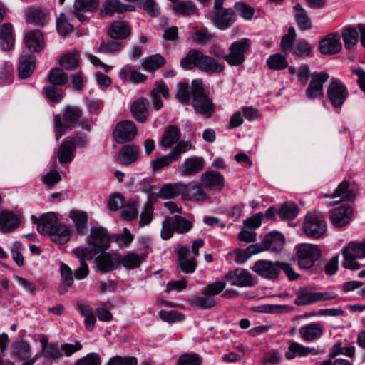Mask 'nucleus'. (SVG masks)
<instances>
[{"mask_svg": "<svg viewBox=\"0 0 365 365\" xmlns=\"http://www.w3.org/2000/svg\"><path fill=\"white\" fill-rule=\"evenodd\" d=\"M120 78L123 81H130L134 84L143 83L146 81L147 76L138 71L130 64L125 65L119 73Z\"/></svg>", "mask_w": 365, "mask_h": 365, "instance_id": "35", "label": "nucleus"}, {"mask_svg": "<svg viewBox=\"0 0 365 365\" xmlns=\"http://www.w3.org/2000/svg\"><path fill=\"white\" fill-rule=\"evenodd\" d=\"M212 20L216 27L220 30H225L235 21V14L232 9H225L215 13Z\"/></svg>", "mask_w": 365, "mask_h": 365, "instance_id": "26", "label": "nucleus"}, {"mask_svg": "<svg viewBox=\"0 0 365 365\" xmlns=\"http://www.w3.org/2000/svg\"><path fill=\"white\" fill-rule=\"evenodd\" d=\"M77 53H70L64 55L60 59L59 63L63 68L66 70H72L78 67Z\"/></svg>", "mask_w": 365, "mask_h": 365, "instance_id": "63", "label": "nucleus"}, {"mask_svg": "<svg viewBox=\"0 0 365 365\" xmlns=\"http://www.w3.org/2000/svg\"><path fill=\"white\" fill-rule=\"evenodd\" d=\"M225 287L226 282L225 281H215V282L203 287L201 290V293L203 295L212 297V296L217 295L222 292Z\"/></svg>", "mask_w": 365, "mask_h": 365, "instance_id": "61", "label": "nucleus"}, {"mask_svg": "<svg viewBox=\"0 0 365 365\" xmlns=\"http://www.w3.org/2000/svg\"><path fill=\"white\" fill-rule=\"evenodd\" d=\"M296 257L299 267L302 269L313 267L322 256L320 247L314 244L302 243L295 247Z\"/></svg>", "mask_w": 365, "mask_h": 365, "instance_id": "5", "label": "nucleus"}, {"mask_svg": "<svg viewBox=\"0 0 365 365\" xmlns=\"http://www.w3.org/2000/svg\"><path fill=\"white\" fill-rule=\"evenodd\" d=\"M303 233L314 240L322 237L327 232V223L323 214L317 210L308 212L302 226Z\"/></svg>", "mask_w": 365, "mask_h": 365, "instance_id": "4", "label": "nucleus"}, {"mask_svg": "<svg viewBox=\"0 0 365 365\" xmlns=\"http://www.w3.org/2000/svg\"><path fill=\"white\" fill-rule=\"evenodd\" d=\"M252 270L267 279H275L279 276L278 261L258 260L252 267Z\"/></svg>", "mask_w": 365, "mask_h": 365, "instance_id": "13", "label": "nucleus"}, {"mask_svg": "<svg viewBox=\"0 0 365 365\" xmlns=\"http://www.w3.org/2000/svg\"><path fill=\"white\" fill-rule=\"evenodd\" d=\"M298 207L293 202H287L282 204L278 211V215L284 220H290L297 217Z\"/></svg>", "mask_w": 365, "mask_h": 365, "instance_id": "52", "label": "nucleus"}, {"mask_svg": "<svg viewBox=\"0 0 365 365\" xmlns=\"http://www.w3.org/2000/svg\"><path fill=\"white\" fill-rule=\"evenodd\" d=\"M184 182H178L175 183H167L163 185L157 194L158 197L161 199H170L176 196H182V188Z\"/></svg>", "mask_w": 365, "mask_h": 365, "instance_id": "37", "label": "nucleus"}, {"mask_svg": "<svg viewBox=\"0 0 365 365\" xmlns=\"http://www.w3.org/2000/svg\"><path fill=\"white\" fill-rule=\"evenodd\" d=\"M173 9L177 14L189 16L195 13L197 7L191 1H184L174 4Z\"/></svg>", "mask_w": 365, "mask_h": 365, "instance_id": "55", "label": "nucleus"}, {"mask_svg": "<svg viewBox=\"0 0 365 365\" xmlns=\"http://www.w3.org/2000/svg\"><path fill=\"white\" fill-rule=\"evenodd\" d=\"M35 69V61L31 56H25L18 68L19 76L26 79L30 76Z\"/></svg>", "mask_w": 365, "mask_h": 365, "instance_id": "50", "label": "nucleus"}, {"mask_svg": "<svg viewBox=\"0 0 365 365\" xmlns=\"http://www.w3.org/2000/svg\"><path fill=\"white\" fill-rule=\"evenodd\" d=\"M202 185L207 190L220 191L225 186L224 176L218 171H206L200 176Z\"/></svg>", "mask_w": 365, "mask_h": 365, "instance_id": "18", "label": "nucleus"}, {"mask_svg": "<svg viewBox=\"0 0 365 365\" xmlns=\"http://www.w3.org/2000/svg\"><path fill=\"white\" fill-rule=\"evenodd\" d=\"M300 336L306 341L319 339L323 334V325L320 323H310L299 329Z\"/></svg>", "mask_w": 365, "mask_h": 365, "instance_id": "34", "label": "nucleus"}, {"mask_svg": "<svg viewBox=\"0 0 365 365\" xmlns=\"http://www.w3.org/2000/svg\"><path fill=\"white\" fill-rule=\"evenodd\" d=\"M166 63L164 57L160 54L152 55L145 58L141 61V66L145 71L154 72L163 67Z\"/></svg>", "mask_w": 365, "mask_h": 365, "instance_id": "45", "label": "nucleus"}, {"mask_svg": "<svg viewBox=\"0 0 365 365\" xmlns=\"http://www.w3.org/2000/svg\"><path fill=\"white\" fill-rule=\"evenodd\" d=\"M341 38H342L346 49L353 48L359 41L358 31L353 27H346L341 31Z\"/></svg>", "mask_w": 365, "mask_h": 365, "instance_id": "47", "label": "nucleus"}, {"mask_svg": "<svg viewBox=\"0 0 365 365\" xmlns=\"http://www.w3.org/2000/svg\"><path fill=\"white\" fill-rule=\"evenodd\" d=\"M180 66L186 70L197 68L207 74L220 73L225 69V65L211 56L205 55L198 49L190 50L180 60Z\"/></svg>", "mask_w": 365, "mask_h": 365, "instance_id": "1", "label": "nucleus"}, {"mask_svg": "<svg viewBox=\"0 0 365 365\" xmlns=\"http://www.w3.org/2000/svg\"><path fill=\"white\" fill-rule=\"evenodd\" d=\"M96 263L101 272H108L120 264V255L104 253L96 258Z\"/></svg>", "mask_w": 365, "mask_h": 365, "instance_id": "31", "label": "nucleus"}, {"mask_svg": "<svg viewBox=\"0 0 365 365\" xmlns=\"http://www.w3.org/2000/svg\"><path fill=\"white\" fill-rule=\"evenodd\" d=\"M41 356L49 358L52 360H58L62 356V354L61 349H59L57 345L51 343L49 346L44 347V349H41V351L38 353L31 358L29 361L22 363L21 365H34L36 360Z\"/></svg>", "mask_w": 365, "mask_h": 365, "instance_id": "28", "label": "nucleus"}, {"mask_svg": "<svg viewBox=\"0 0 365 365\" xmlns=\"http://www.w3.org/2000/svg\"><path fill=\"white\" fill-rule=\"evenodd\" d=\"M24 41L28 50L33 53L40 52L45 46L43 33L38 29L27 33Z\"/></svg>", "mask_w": 365, "mask_h": 365, "instance_id": "24", "label": "nucleus"}, {"mask_svg": "<svg viewBox=\"0 0 365 365\" xmlns=\"http://www.w3.org/2000/svg\"><path fill=\"white\" fill-rule=\"evenodd\" d=\"M49 236L53 242L63 245L70 239V230L66 225L59 222Z\"/></svg>", "mask_w": 365, "mask_h": 365, "instance_id": "43", "label": "nucleus"}, {"mask_svg": "<svg viewBox=\"0 0 365 365\" xmlns=\"http://www.w3.org/2000/svg\"><path fill=\"white\" fill-rule=\"evenodd\" d=\"M192 106L203 116L209 118L214 111V104L205 92L202 79L192 81Z\"/></svg>", "mask_w": 365, "mask_h": 365, "instance_id": "2", "label": "nucleus"}, {"mask_svg": "<svg viewBox=\"0 0 365 365\" xmlns=\"http://www.w3.org/2000/svg\"><path fill=\"white\" fill-rule=\"evenodd\" d=\"M178 266L182 272L193 273L196 269V257H190L189 250L181 246L178 250Z\"/></svg>", "mask_w": 365, "mask_h": 365, "instance_id": "21", "label": "nucleus"}, {"mask_svg": "<svg viewBox=\"0 0 365 365\" xmlns=\"http://www.w3.org/2000/svg\"><path fill=\"white\" fill-rule=\"evenodd\" d=\"M267 64L272 70H282L288 66L286 58L279 53L269 56L267 60Z\"/></svg>", "mask_w": 365, "mask_h": 365, "instance_id": "58", "label": "nucleus"}, {"mask_svg": "<svg viewBox=\"0 0 365 365\" xmlns=\"http://www.w3.org/2000/svg\"><path fill=\"white\" fill-rule=\"evenodd\" d=\"M139 151V148L133 145L123 146L119 152L120 163L129 165L135 162L138 158Z\"/></svg>", "mask_w": 365, "mask_h": 365, "instance_id": "42", "label": "nucleus"}, {"mask_svg": "<svg viewBox=\"0 0 365 365\" xmlns=\"http://www.w3.org/2000/svg\"><path fill=\"white\" fill-rule=\"evenodd\" d=\"M252 42L247 38H243L232 42L229 46V52L225 61L230 66H239L246 60V55L251 49Z\"/></svg>", "mask_w": 365, "mask_h": 365, "instance_id": "6", "label": "nucleus"}, {"mask_svg": "<svg viewBox=\"0 0 365 365\" xmlns=\"http://www.w3.org/2000/svg\"><path fill=\"white\" fill-rule=\"evenodd\" d=\"M110 237L107 230L103 227L91 229L88 244L93 245L99 251L107 250L110 247Z\"/></svg>", "mask_w": 365, "mask_h": 365, "instance_id": "15", "label": "nucleus"}, {"mask_svg": "<svg viewBox=\"0 0 365 365\" xmlns=\"http://www.w3.org/2000/svg\"><path fill=\"white\" fill-rule=\"evenodd\" d=\"M43 91L47 98L53 103H59L63 98V91L59 86L50 83L44 87Z\"/></svg>", "mask_w": 365, "mask_h": 365, "instance_id": "56", "label": "nucleus"}, {"mask_svg": "<svg viewBox=\"0 0 365 365\" xmlns=\"http://www.w3.org/2000/svg\"><path fill=\"white\" fill-rule=\"evenodd\" d=\"M138 360L133 356H115L109 359L106 365H137Z\"/></svg>", "mask_w": 365, "mask_h": 365, "instance_id": "64", "label": "nucleus"}, {"mask_svg": "<svg viewBox=\"0 0 365 365\" xmlns=\"http://www.w3.org/2000/svg\"><path fill=\"white\" fill-rule=\"evenodd\" d=\"M82 116V111L78 107H66L62 113L55 115L54 125L56 140L65 134L66 130L73 128Z\"/></svg>", "mask_w": 365, "mask_h": 365, "instance_id": "3", "label": "nucleus"}, {"mask_svg": "<svg viewBox=\"0 0 365 365\" xmlns=\"http://www.w3.org/2000/svg\"><path fill=\"white\" fill-rule=\"evenodd\" d=\"M13 80V66L9 61H4L0 66V85L9 84Z\"/></svg>", "mask_w": 365, "mask_h": 365, "instance_id": "59", "label": "nucleus"}, {"mask_svg": "<svg viewBox=\"0 0 365 365\" xmlns=\"http://www.w3.org/2000/svg\"><path fill=\"white\" fill-rule=\"evenodd\" d=\"M76 151V145L72 140H66L61 143L57 152L59 163L66 164L71 163Z\"/></svg>", "mask_w": 365, "mask_h": 365, "instance_id": "38", "label": "nucleus"}, {"mask_svg": "<svg viewBox=\"0 0 365 365\" xmlns=\"http://www.w3.org/2000/svg\"><path fill=\"white\" fill-rule=\"evenodd\" d=\"M147 99L140 98L135 101L130 108L133 117L139 123H145L148 115V110L146 107Z\"/></svg>", "mask_w": 365, "mask_h": 365, "instance_id": "39", "label": "nucleus"}, {"mask_svg": "<svg viewBox=\"0 0 365 365\" xmlns=\"http://www.w3.org/2000/svg\"><path fill=\"white\" fill-rule=\"evenodd\" d=\"M329 78V76L326 72L313 73L311 75L308 87L305 91L306 96L310 100L322 96L324 83Z\"/></svg>", "mask_w": 365, "mask_h": 365, "instance_id": "10", "label": "nucleus"}, {"mask_svg": "<svg viewBox=\"0 0 365 365\" xmlns=\"http://www.w3.org/2000/svg\"><path fill=\"white\" fill-rule=\"evenodd\" d=\"M108 34L111 39L125 40L130 36L131 28L125 21H115L110 25Z\"/></svg>", "mask_w": 365, "mask_h": 365, "instance_id": "23", "label": "nucleus"}, {"mask_svg": "<svg viewBox=\"0 0 365 365\" xmlns=\"http://www.w3.org/2000/svg\"><path fill=\"white\" fill-rule=\"evenodd\" d=\"M31 355V346L24 340H18L12 343L11 356L18 361H29Z\"/></svg>", "mask_w": 365, "mask_h": 365, "instance_id": "32", "label": "nucleus"}, {"mask_svg": "<svg viewBox=\"0 0 365 365\" xmlns=\"http://www.w3.org/2000/svg\"><path fill=\"white\" fill-rule=\"evenodd\" d=\"M352 214L353 210L350 206L341 205L330 211V221L334 226L341 227L349 223Z\"/></svg>", "mask_w": 365, "mask_h": 365, "instance_id": "20", "label": "nucleus"}, {"mask_svg": "<svg viewBox=\"0 0 365 365\" xmlns=\"http://www.w3.org/2000/svg\"><path fill=\"white\" fill-rule=\"evenodd\" d=\"M15 44L13 26L10 23L0 25V47L4 51L11 50Z\"/></svg>", "mask_w": 365, "mask_h": 365, "instance_id": "29", "label": "nucleus"}, {"mask_svg": "<svg viewBox=\"0 0 365 365\" xmlns=\"http://www.w3.org/2000/svg\"><path fill=\"white\" fill-rule=\"evenodd\" d=\"M190 302L192 306L201 309H210L216 304L215 300L213 298L205 295L203 297L195 295L192 297Z\"/></svg>", "mask_w": 365, "mask_h": 365, "instance_id": "60", "label": "nucleus"}, {"mask_svg": "<svg viewBox=\"0 0 365 365\" xmlns=\"http://www.w3.org/2000/svg\"><path fill=\"white\" fill-rule=\"evenodd\" d=\"M177 161L176 159L172 155V153L170 152L168 155L161 156L156 159L151 160L150 165L153 172H157L163 169L165 167L169 166L173 162Z\"/></svg>", "mask_w": 365, "mask_h": 365, "instance_id": "57", "label": "nucleus"}, {"mask_svg": "<svg viewBox=\"0 0 365 365\" xmlns=\"http://www.w3.org/2000/svg\"><path fill=\"white\" fill-rule=\"evenodd\" d=\"M314 292H311L307 287H300L296 292L294 303L297 306H305L314 304Z\"/></svg>", "mask_w": 365, "mask_h": 365, "instance_id": "53", "label": "nucleus"}, {"mask_svg": "<svg viewBox=\"0 0 365 365\" xmlns=\"http://www.w3.org/2000/svg\"><path fill=\"white\" fill-rule=\"evenodd\" d=\"M205 165V161L202 157L192 156L184 160L178 172L182 176H192L202 170Z\"/></svg>", "mask_w": 365, "mask_h": 365, "instance_id": "16", "label": "nucleus"}, {"mask_svg": "<svg viewBox=\"0 0 365 365\" xmlns=\"http://www.w3.org/2000/svg\"><path fill=\"white\" fill-rule=\"evenodd\" d=\"M264 249L273 252L282 251L284 247L283 235L278 232H272L263 239Z\"/></svg>", "mask_w": 365, "mask_h": 365, "instance_id": "27", "label": "nucleus"}, {"mask_svg": "<svg viewBox=\"0 0 365 365\" xmlns=\"http://www.w3.org/2000/svg\"><path fill=\"white\" fill-rule=\"evenodd\" d=\"M181 137L180 129L175 125H168L163 135L160 145L165 149L171 148Z\"/></svg>", "mask_w": 365, "mask_h": 365, "instance_id": "36", "label": "nucleus"}, {"mask_svg": "<svg viewBox=\"0 0 365 365\" xmlns=\"http://www.w3.org/2000/svg\"><path fill=\"white\" fill-rule=\"evenodd\" d=\"M133 6L125 5L120 0H105L100 10L101 16H113L114 14H122L133 10Z\"/></svg>", "mask_w": 365, "mask_h": 365, "instance_id": "25", "label": "nucleus"}, {"mask_svg": "<svg viewBox=\"0 0 365 365\" xmlns=\"http://www.w3.org/2000/svg\"><path fill=\"white\" fill-rule=\"evenodd\" d=\"M47 79L51 84L59 86L66 84L68 81V78L65 72L61 68L57 67L50 71Z\"/></svg>", "mask_w": 365, "mask_h": 365, "instance_id": "54", "label": "nucleus"}, {"mask_svg": "<svg viewBox=\"0 0 365 365\" xmlns=\"http://www.w3.org/2000/svg\"><path fill=\"white\" fill-rule=\"evenodd\" d=\"M225 279L232 286L245 287L255 285V280L252 274L242 268H237L229 272L225 275Z\"/></svg>", "mask_w": 365, "mask_h": 365, "instance_id": "12", "label": "nucleus"}, {"mask_svg": "<svg viewBox=\"0 0 365 365\" xmlns=\"http://www.w3.org/2000/svg\"><path fill=\"white\" fill-rule=\"evenodd\" d=\"M344 261L342 265L344 268L356 270L360 269V264L356 259L365 257V240L361 242H352L343 250Z\"/></svg>", "mask_w": 365, "mask_h": 365, "instance_id": "7", "label": "nucleus"}, {"mask_svg": "<svg viewBox=\"0 0 365 365\" xmlns=\"http://www.w3.org/2000/svg\"><path fill=\"white\" fill-rule=\"evenodd\" d=\"M73 254L80 259V262H85L93 258L98 253L101 252L93 245L87 247H78L73 250Z\"/></svg>", "mask_w": 365, "mask_h": 365, "instance_id": "49", "label": "nucleus"}, {"mask_svg": "<svg viewBox=\"0 0 365 365\" xmlns=\"http://www.w3.org/2000/svg\"><path fill=\"white\" fill-rule=\"evenodd\" d=\"M25 15L29 23L39 26L45 25L49 19L48 12L39 7H29L25 11Z\"/></svg>", "mask_w": 365, "mask_h": 365, "instance_id": "33", "label": "nucleus"}, {"mask_svg": "<svg viewBox=\"0 0 365 365\" xmlns=\"http://www.w3.org/2000/svg\"><path fill=\"white\" fill-rule=\"evenodd\" d=\"M144 259V256L133 252L120 257V264H122L126 269H134L138 267Z\"/></svg>", "mask_w": 365, "mask_h": 365, "instance_id": "51", "label": "nucleus"}, {"mask_svg": "<svg viewBox=\"0 0 365 365\" xmlns=\"http://www.w3.org/2000/svg\"><path fill=\"white\" fill-rule=\"evenodd\" d=\"M69 217L72 220L78 234H85L87 230V214L82 211L73 210L70 212Z\"/></svg>", "mask_w": 365, "mask_h": 365, "instance_id": "44", "label": "nucleus"}, {"mask_svg": "<svg viewBox=\"0 0 365 365\" xmlns=\"http://www.w3.org/2000/svg\"><path fill=\"white\" fill-rule=\"evenodd\" d=\"M357 190L354 183L342 181L332 194H325V198L340 197V201H353L356 199Z\"/></svg>", "mask_w": 365, "mask_h": 365, "instance_id": "14", "label": "nucleus"}, {"mask_svg": "<svg viewBox=\"0 0 365 365\" xmlns=\"http://www.w3.org/2000/svg\"><path fill=\"white\" fill-rule=\"evenodd\" d=\"M61 283L58 287V293L64 294L71 287L73 283V270L66 264H62L60 268Z\"/></svg>", "mask_w": 365, "mask_h": 365, "instance_id": "41", "label": "nucleus"}, {"mask_svg": "<svg viewBox=\"0 0 365 365\" xmlns=\"http://www.w3.org/2000/svg\"><path fill=\"white\" fill-rule=\"evenodd\" d=\"M327 96L333 107L341 108L349 96V91L344 84L332 78L327 87Z\"/></svg>", "mask_w": 365, "mask_h": 365, "instance_id": "8", "label": "nucleus"}, {"mask_svg": "<svg viewBox=\"0 0 365 365\" xmlns=\"http://www.w3.org/2000/svg\"><path fill=\"white\" fill-rule=\"evenodd\" d=\"M294 17L297 25L301 30H309L312 28V23L305 9L299 4L294 6Z\"/></svg>", "mask_w": 365, "mask_h": 365, "instance_id": "46", "label": "nucleus"}, {"mask_svg": "<svg viewBox=\"0 0 365 365\" xmlns=\"http://www.w3.org/2000/svg\"><path fill=\"white\" fill-rule=\"evenodd\" d=\"M160 93L166 99L169 98L168 87L162 81L156 83V86L150 91L152 103L157 110H159L163 107V101Z\"/></svg>", "mask_w": 365, "mask_h": 365, "instance_id": "40", "label": "nucleus"}, {"mask_svg": "<svg viewBox=\"0 0 365 365\" xmlns=\"http://www.w3.org/2000/svg\"><path fill=\"white\" fill-rule=\"evenodd\" d=\"M123 48V43L119 40H110L108 42L102 41L98 48L99 53H116L119 52Z\"/></svg>", "mask_w": 365, "mask_h": 365, "instance_id": "62", "label": "nucleus"}, {"mask_svg": "<svg viewBox=\"0 0 365 365\" xmlns=\"http://www.w3.org/2000/svg\"><path fill=\"white\" fill-rule=\"evenodd\" d=\"M73 15V11L68 14L61 13L56 20V26L58 33L62 36L70 34L73 30V26L70 23Z\"/></svg>", "mask_w": 365, "mask_h": 365, "instance_id": "48", "label": "nucleus"}, {"mask_svg": "<svg viewBox=\"0 0 365 365\" xmlns=\"http://www.w3.org/2000/svg\"><path fill=\"white\" fill-rule=\"evenodd\" d=\"M19 221L17 216L12 212L0 207V230L6 233L15 230Z\"/></svg>", "mask_w": 365, "mask_h": 365, "instance_id": "30", "label": "nucleus"}, {"mask_svg": "<svg viewBox=\"0 0 365 365\" xmlns=\"http://www.w3.org/2000/svg\"><path fill=\"white\" fill-rule=\"evenodd\" d=\"M182 188L183 200L192 201L195 202H204L209 200L210 197L205 192V188L202 183L191 182L188 184L184 183Z\"/></svg>", "mask_w": 365, "mask_h": 365, "instance_id": "9", "label": "nucleus"}, {"mask_svg": "<svg viewBox=\"0 0 365 365\" xmlns=\"http://www.w3.org/2000/svg\"><path fill=\"white\" fill-rule=\"evenodd\" d=\"M99 0H75L73 15L81 23L88 21L84 12L95 11L98 9Z\"/></svg>", "mask_w": 365, "mask_h": 365, "instance_id": "19", "label": "nucleus"}, {"mask_svg": "<svg viewBox=\"0 0 365 365\" xmlns=\"http://www.w3.org/2000/svg\"><path fill=\"white\" fill-rule=\"evenodd\" d=\"M137 134V128L131 120H123L118 123L113 135L117 143L123 144L134 139Z\"/></svg>", "mask_w": 365, "mask_h": 365, "instance_id": "11", "label": "nucleus"}, {"mask_svg": "<svg viewBox=\"0 0 365 365\" xmlns=\"http://www.w3.org/2000/svg\"><path fill=\"white\" fill-rule=\"evenodd\" d=\"M32 220L37 224V230L39 233L48 235L59 223L57 217L53 212L44 214L39 219L32 216Z\"/></svg>", "mask_w": 365, "mask_h": 365, "instance_id": "22", "label": "nucleus"}, {"mask_svg": "<svg viewBox=\"0 0 365 365\" xmlns=\"http://www.w3.org/2000/svg\"><path fill=\"white\" fill-rule=\"evenodd\" d=\"M341 36L339 33H331L323 38L319 43V51L326 55L338 53L342 48Z\"/></svg>", "mask_w": 365, "mask_h": 365, "instance_id": "17", "label": "nucleus"}]
</instances>
